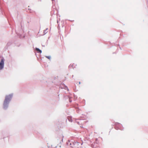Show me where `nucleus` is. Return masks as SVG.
Listing matches in <instances>:
<instances>
[{"instance_id":"1","label":"nucleus","mask_w":148,"mask_h":148,"mask_svg":"<svg viewBox=\"0 0 148 148\" xmlns=\"http://www.w3.org/2000/svg\"><path fill=\"white\" fill-rule=\"evenodd\" d=\"M12 95H9L5 97V99L4 101L3 105L4 109H6L8 106V104L12 98Z\"/></svg>"},{"instance_id":"2","label":"nucleus","mask_w":148,"mask_h":148,"mask_svg":"<svg viewBox=\"0 0 148 148\" xmlns=\"http://www.w3.org/2000/svg\"><path fill=\"white\" fill-rule=\"evenodd\" d=\"M4 65V60L3 59H2L0 62V70L3 69V67Z\"/></svg>"},{"instance_id":"3","label":"nucleus","mask_w":148,"mask_h":148,"mask_svg":"<svg viewBox=\"0 0 148 148\" xmlns=\"http://www.w3.org/2000/svg\"><path fill=\"white\" fill-rule=\"evenodd\" d=\"M36 50L38 53H40L42 52V51L39 49L38 48H36Z\"/></svg>"},{"instance_id":"4","label":"nucleus","mask_w":148,"mask_h":148,"mask_svg":"<svg viewBox=\"0 0 148 148\" xmlns=\"http://www.w3.org/2000/svg\"><path fill=\"white\" fill-rule=\"evenodd\" d=\"M45 57L49 59L50 58V56H45Z\"/></svg>"},{"instance_id":"5","label":"nucleus","mask_w":148,"mask_h":148,"mask_svg":"<svg viewBox=\"0 0 148 148\" xmlns=\"http://www.w3.org/2000/svg\"><path fill=\"white\" fill-rule=\"evenodd\" d=\"M47 30V29H46V30H44V33H46V31Z\"/></svg>"},{"instance_id":"6","label":"nucleus","mask_w":148,"mask_h":148,"mask_svg":"<svg viewBox=\"0 0 148 148\" xmlns=\"http://www.w3.org/2000/svg\"><path fill=\"white\" fill-rule=\"evenodd\" d=\"M79 84H80V82H79Z\"/></svg>"}]
</instances>
